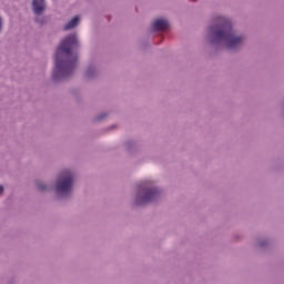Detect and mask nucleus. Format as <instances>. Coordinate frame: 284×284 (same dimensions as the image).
I'll list each match as a JSON object with an SVG mask.
<instances>
[{
	"instance_id": "obj_2",
	"label": "nucleus",
	"mask_w": 284,
	"mask_h": 284,
	"mask_svg": "<svg viewBox=\"0 0 284 284\" xmlns=\"http://www.w3.org/2000/svg\"><path fill=\"white\" fill-rule=\"evenodd\" d=\"M215 27L210 28V32L213 33L214 41H224L230 50L239 48L243 43V37L234 36L232 30V22L227 18H217Z\"/></svg>"
},
{
	"instance_id": "obj_3",
	"label": "nucleus",
	"mask_w": 284,
	"mask_h": 284,
	"mask_svg": "<svg viewBox=\"0 0 284 284\" xmlns=\"http://www.w3.org/2000/svg\"><path fill=\"white\" fill-rule=\"evenodd\" d=\"M74 178L72 176V172L63 171L60 175V180L55 185V191L58 194H70L72 192V183Z\"/></svg>"
},
{
	"instance_id": "obj_8",
	"label": "nucleus",
	"mask_w": 284,
	"mask_h": 284,
	"mask_svg": "<svg viewBox=\"0 0 284 284\" xmlns=\"http://www.w3.org/2000/svg\"><path fill=\"white\" fill-rule=\"evenodd\" d=\"M38 187H39V190H45V186H43L41 184H39Z\"/></svg>"
},
{
	"instance_id": "obj_10",
	"label": "nucleus",
	"mask_w": 284,
	"mask_h": 284,
	"mask_svg": "<svg viewBox=\"0 0 284 284\" xmlns=\"http://www.w3.org/2000/svg\"><path fill=\"white\" fill-rule=\"evenodd\" d=\"M0 30H1V19H0Z\"/></svg>"
},
{
	"instance_id": "obj_1",
	"label": "nucleus",
	"mask_w": 284,
	"mask_h": 284,
	"mask_svg": "<svg viewBox=\"0 0 284 284\" xmlns=\"http://www.w3.org/2000/svg\"><path fill=\"white\" fill-rule=\"evenodd\" d=\"M79 48V40L77 34L68 36L61 41L55 52V65L53 69V79L68 77L74 72L77 68V55L72 57V49Z\"/></svg>"
},
{
	"instance_id": "obj_5",
	"label": "nucleus",
	"mask_w": 284,
	"mask_h": 284,
	"mask_svg": "<svg viewBox=\"0 0 284 284\" xmlns=\"http://www.w3.org/2000/svg\"><path fill=\"white\" fill-rule=\"evenodd\" d=\"M170 28V23L165 19H158L152 23V30L158 32H163V30H168Z\"/></svg>"
},
{
	"instance_id": "obj_7",
	"label": "nucleus",
	"mask_w": 284,
	"mask_h": 284,
	"mask_svg": "<svg viewBox=\"0 0 284 284\" xmlns=\"http://www.w3.org/2000/svg\"><path fill=\"white\" fill-rule=\"evenodd\" d=\"M79 26V17H74L71 19L64 27V30H72V28H77Z\"/></svg>"
},
{
	"instance_id": "obj_4",
	"label": "nucleus",
	"mask_w": 284,
	"mask_h": 284,
	"mask_svg": "<svg viewBox=\"0 0 284 284\" xmlns=\"http://www.w3.org/2000/svg\"><path fill=\"white\" fill-rule=\"evenodd\" d=\"M159 189L146 190L142 197H138V205H144V203H152V201H156L159 199Z\"/></svg>"
},
{
	"instance_id": "obj_9",
	"label": "nucleus",
	"mask_w": 284,
	"mask_h": 284,
	"mask_svg": "<svg viewBox=\"0 0 284 284\" xmlns=\"http://www.w3.org/2000/svg\"><path fill=\"white\" fill-rule=\"evenodd\" d=\"M0 194H3V186L0 185Z\"/></svg>"
},
{
	"instance_id": "obj_6",
	"label": "nucleus",
	"mask_w": 284,
	"mask_h": 284,
	"mask_svg": "<svg viewBox=\"0 0 284 284\" xmlns=\"http://www.w3.org/2000/svg\"><path fill=\"white\" fill-rule=\"evenodd\" d=\"M32 8L34 14H41L43 10H45V1L44 0H33Z\"/></svg>"
}]
</instances>
